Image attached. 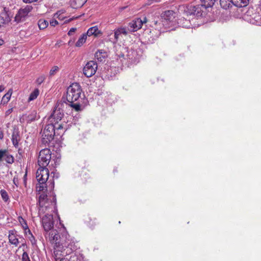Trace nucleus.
Listing matches in <instances>:
<instances>
[{
	"label": "nucleus",
	"mask_w": 261,
	"mask_h": 261,
	"mask_svg": "<svg viewBox=\"0 0 261 261\" xmlns=\"http://www.w3.org/2000/svg\"><path fill=\"white\" fill-rule=\"evenodd\" d=\"M51 159V151L48 148L42 149L39 154L38 163L40 168L36 172V178L39 187H37L39 192L46 190L47 180L49 177V170L46 167L49 164Z\"/></svg>",
	"instance_id": "obj_1"
},
{
	"label": "nucleus",
	"mask_w": 261,
	"mask_h": 261,
	"mask_svg": "<svg viewBox=\"0 0 261 261\" xmlns=\"http://www.w3.org/2000/svg\"><path fill=\"white\" fill-rule=\"evenodd\" d=\"M82 92L81 86L79 83H74L67 89L65 100L67 105L72 108L75 111H81V104L79 102Z\"/></svg>",
	"instance_id": "obj_2"
},
{
	"label": "nucleus",
	"mask_w": 261,
	"mask_h": 261,
	"mask_svg": "<svg viewBox=\"0 0 261 261\" xmlns=\"http://www.w3.org/2000/svg\"><path fill=\"white\" fill-rule=\"evenodd\" d=\"M67 103L65 97H63L61 100L58 101L56 105L53 113L48 118L49 122H59L64 116V109L67 108Z\"/></svg>",
	"instance_id": "obj_3"
},
{
	"label": "nucleus",
	"mask_w": 261,
	"mask_h": 261,
	"mask_svg": "<svg viewBox=\"0 0 261 261\" xmlns=\"http://www.w3.org/2000/svg\"><path fill=\"white\" fill-rule=\"evenodd\" d=\"M55 134V125L54 123L49 122L42 132V143L46 144L50 143L54 139Z\"/></svg>",
	"instance_id": "obj_4"
},
{
	"label": "nucleus",
	"mask_w": 261,
	"mask_h": 261,
	"mask_svg": "<svg viewBox=\"0 0 261 261\" xmlns=\"http://www.w3.org/2000/svg\"><path fill=\"white\" fill-rule=\"evenodd\" d=\"M97 69V63L94 61H90L84 66L83 73L86 77H90L95 74Z\"/></svg>",
	"instance_id": "obj_5"
},
{
	"label": "nucleus",
	"mask_w": 261,
	"mask_h": 261,
	"mask_svg": "<svg viewBox=\"0 0 261 261\" xmlns=\"http://www.w3.org/2000/svg\"><path fill=\"white\" fill-rule=\"evenodd\" d=\"M33 7L30 5H27L24 8L20 9L15 17V20L17 22L25 20L29 13L32 11Z\"/></svg>",
	"instance_id": "obj_6"
},
{
	"label": "nucleus",
	"mask_w": 261,
	"mask_h": 261,
	"mask_svg": "<svg viewBox=\"0 0 261 261\" xmlns=\"http://www.w3.org/2000/svg\"><path fill=\"white\" fill-rule=\"evenodd\" d=\"M42 224L45 231H49L53 229L54 221L53 215L46 214L42 218Z\"/></svg>",
	"instance_id": "obj_7"
},
{
	"label": "nucleus",
	"mask_w": 261,
	"mask_h": 261,
	"mask_svg": "<svg viewBox=\"0 0 261 261\" xmlns=\"http://www.w3.org/2000/svg\"><path fill=\"white\" fill-rule=\"evenodd\" d=\"M45 237L52 243H59L58 241L60 235L56 229H52L49 231H46Z\"/></svg>",
	"instance_id": "obj_8"
},
{
	"label": "nucleus",
	"mask_w": 261,
	"mask_h": 261,
	"mask_svg": "<svg viewBox=\"0 0 261 261\" xmlns=\"http://www.w3.org/2000/svg\"><path fill=\"white\" fill-rule=\"evenodd\" d=\"M142 28V21L140 18H135L128 23V30L131 32H134Z\"/></svg>",
	"instance_id": "obj_9"
},
{
	"label": "nucleus",
	"mask_w": 261,
	"mask_h": 261,
	"mask_svg": "<svg viewBox=\"0 0 261 261\" xmlns=\"http://www.w3.org/2000/svg\"><path fill=\"white\" fill-rule=\"evenodd\" d=\"M38 203L41 207L40 211L44 212V208H47L48 207V205H46V204L48 203L47 195L44 193H41L38 198Z\"/></svg>",
	"instance_id": "obj_10"
},
{
	"label": "nucleus",
	"mask_w": 261,
	"mask_h": 261,
	"mask_svg": "<svg viewBox=\"0 0 261 261\" xmlns=\"http://www.w3.org/2000/svg\"><path fill=\"white\" fill-rule=\"evenodd\" d=\"M108 57L107 53L103 49L98 50L95 54V58L99 62H102Z\"/></svg>",
	"instance_id": "obj_11"
},
{
	"label": "nucleus",
	"mask_w": 261,
	"mask_h": 261,
	"mask_svg": "<svg viewBox=\"0 0 261 261\" xmlns=\"http://www.w3.org/2000/svg\"><path fill=\"white\" fill-rule=\"evenodd\" d=\"M204 7L201 4H198L193 7V11L194 15L197 17L201 16L204 12Z\"/></svg>",
	"instance_id": "obj_12"
},
{
	"label": "nucleus",
	"mask_w": 261,
	"mask_h": 261,
	"mask_svg": "<svg viewBox=\"0 0 261 261\" xmlns=\"http://www.w3.org/2000/svg\"><path fill=\"white\" fill-rule=\"evenodd\" d=\"M87 0H70V4L73 9L81 8L87 2Z\"/></svg>",
	"instance_id": "obj_13"
},
{
	"label": "nucleus",
	"mask_w": 261,
	"mask_h": 261,
	"mask_svg": "<svg viewBox=\"0 0 261 261\" xmlns=\"http://www.w3.org/2000/svg\"><path fill=\"white\" fill-rule=\"evenodd\" d=\"M20 139L19 133L18 129H14L12 135V141L13 144L16 147L18 145V141Z\"/></svg>",
	"instance_id": "obj_14"
},
{
	"label": "nucleus",
	"mask_w": 261,
	"mask_h": 261,
	"mask_svg": "<svg viewBox=\"0 0 261 261\" xmlns=\"http://www.w3.org/2000/svg\"><path fill=\"white\" fill-rule=\"evenodd\" d=\"M99 34H101V33L98 30L97 27L95 26L89 28L86 34L87 36H91L92 35L97 36Z\"/></svg>",
	"instance_id": "obj_15"
},
{
	"label": "nucleus",
	"mask_w": 261,
	"mask_h": 261,
	"mask_svg": "<svg viewBox=\"0 0 261 261\" xmlns=\"http://www.w3.org/2000/svg\"><path fill=\"white\" fill-rule=\"evenodd\" d=\"M232 5L237 7H244L246 6L249 2V0H232Z\"/></svg>",
	"instance_id": "obj_16"
},
{
	"label": "nucleus",
	"mask_w": 261,
	"mask_h": 261,
	"mask_svg": "<svg viewBox=\"0 0 261 261\" xmlns=\"http://www.w3.org/2000/svg\"><path fill=\"white\" fill-rule=\"evenodd\" d=\"M9 241L11 244L16 246L19 244L18 239L14 236L13 230L9 231Z\"/></svg>",
	"instance_id": "obj_17"
},
{
	"label": "nucleus",
	"mask_w": 261,
	"mask_h": 261,
	"mask_svg": "<svg viewBox=\"0 0 261 261\" xmlns=\"http://www.w3.org/2000/svg\"><path fill=\"white\" fill-rule=\"evenodd\" d=\"M13 90L12 89L9 90L6 94H5L2 98L1 103L4 105L6 104L10 100L12 94Z\"/></svg>",
	"instance_id": "obj_18"
},
{
	"label": "nucleus",
	"mask_w": 261,
	"mask_h": 261,
	"mask_svg": "<svg viewBox=\"0 0 261 261\" xmlns=\"http://www.w3.org/2000/svg\"><path fill=\"white\" fill-rule=\"evenodd\" d=\"M214 3L215 0H202L200 4L203 5L204 10H206L208 8L213 7Z\"/></svg>",
	"instance_id": "obj_19"
},
{
	"label": "nucleus",
	"mask_w": 261,
	"mask_h": 261,
	"mask_svg": "<svg viewBox=\"0 0 261 261\" xmlns=\"http://www.w3.org/2000/svg\"><path fill=\"white\" fill-rule=\"evenodd\" d=\"M232 2V0H220V4L223 8L227 9L231 7Z\"/></svg>",
	"instance_id": "obj_20"
},
{
	"label": "nucleus",
	"mask_w": 261,
	"mask_h": 261,
	"mask_svg": "<svg viewBox=\"0 0 261 261\" xmlns=\"http://www.w3.org/2000/svg\"><path fill=\"white\" fill-rule=\"evenodd\" d=\"M86 39L87 35L86 34H83L76 42L75 46L81 47L86 42Z\"/></svg>",
	"instance_id": "obj_21"
},
{
	"label": "nucleus",
	"mask_w": 261,
	"mask_h": 261,
	"mask_svg": "<svg viewBox=\"0 0 261 261\" xmlns=\"http://www.w3.org/2000/svg\"><path fill=\"white\" fill-rule=\"evenodd\" d=\"M178 23L182 25L184 28H188L191 26V23L190 20L185 19V18H181L178 20Z\"/></svg>",
	"instance_id": "obj_22"
},
{
	"label": "nucleus",
	"mask_w": 261,
	"mask_h": 261,
	"mask_svg": "<svg viewBox=\"0 0 261 261\" xmlns=\"http://www.w3.org/2000/svg\"><path fill=\"white\" fill-rule=\"evenodd\" d=\"M4 15V16H0V28L10 21V18L7 14L5 13Z\"/></svg>",
	"instance_id": "obj_23"
},
{
	"label": "nucleus",
	"mask_w": 261,
	"mask_h": 261,
	"mask_svg": "<svg viewBox=\"0 0 261 261\" xmlns=\"http://www.w3.org/2000/svg\"><path fill=\"white\" fill-rule=\"evenodd\" d=\"M18 221L19 223L21 224L22 228L24 229V230H28V231L29 233H31V231L29 229L28 224L24 219H23L22 217L19 216L18 217Z\"/></svg>",
	"instance_id": "obj_24"
},
{
	"label": "nucleus",
	"mask_w": 261,
	"mask_h": 261,
	"mask_svg": "<svg viewBox=\"0 0 261 261\" xmlns=\"http://www.w3.org/2000/svg\"><path fill=\"white\" fill-rule=\"evenodd\" d=\"M39 90L38 89H35L30 95V96L28 99L29 101H32L35 99L37 96L39 95Z\"/></svg>",
	"instance_id": "obj_25"
},
{
	"label": "nucleus",
	"mask_w": 261,
	"mask_h": 261,
	"mask_svg": "<svg viewBox=\"0 0 261 261\" xmlns=\"http://www.w3.org/2000/svg\"><path fill=\"white\" fill-rule=\"evenodd\" d=\"M38 25L40 30H43L48 26V22L44 19H40L38 22Z\"/></svg>",
	"instance_id": "obj_26"
},
{
	"label": "nucleus",
	"mask_w": 261,
	"mask_h": 261,
	"mask_svg": "<svg viewBox=\"0 0 261 261\" xmlns=\"http://www.w3.org/2000/svg\"><path fill=\"white\" fill-rule=\"evenodd\" d=\"M37 116V112L36 111H33L30 114L28 115V120L30 121H34L36 119Z\"/></svg>",
	"instance_id": "obj_27"
},
{
	"label": "nucleus",
	"mask_w": 261,
	"mask_h": 261,
	"mask_svg": "<svg viewBox=\"0 0 261 261\" xmlns=\"http://www.w3.org/2000/svg\"><path fill=\"white\" fill-rule=\"evenodd\" d=\"M4 159L5 161L9 164H12L14 162V158L12 155L9 154L8 151L6 153V155H5Z\"/></svg>",
	"instance_id": "obj_28"
},
{
	"label": "nucleus",
	"mask_w": 261,
	"mask_h": 261,
	"mask_svg": "<svg viewBox=\"0 0 261 261\" xmlns=\"http://www.w3.org/2000/svg\"><path fill=\"white\" fill-rule=\"evenodd\" d=\"M54 124L55 125V129H57V135H59L60 133L59 132L60 130L63 129L64 127V124L61 123V124H58V122H54Z\"/></svg>",
	"instance_id": "obj_29"
},
{
	"label": "nucleus",
	"mask_w": 261,
	"mask_h": 261,
	"mask_svg": "<svg viewBox=\"0 0 261 261\" xmlns=\"http://www.w3.org/2000/svg\"><path fill=\"white\" fill-rule=\"evenodd\" d=\"M0 193L3 199L6 202L9 199V196L7 192L5 190H1Z\"/></svg>",
	"instance_id": "obj_30"
},
{
	"label": "nucleus",
	"mask_w": 261,
	"mask_h": 261,
	"mask_svg": "<svg viewBox=\"0 0 261 261\" xmlns=\"http://www.w3.org/2000/svg\"><path fill=\"white\" fill-rule=\"evenodd\" d=\"M61 255V252L59 250H55L54 251L53 256L54 257L56 261L59 260L60 258V255Z\"/></svg>",
	"instance_id": "obj_31"
},
{
	"label": "nucleus",
	"mask_w": 261,
	"mask_h": 261,
	"mask_svg": "<svg viewBox=\"0 0 261 261\" xmlns=\"http://www.w3.org/2000/svg\"><path fill=\"white\" fill-rule=\"evenodd\" d=\"M80 176L82 177V179H83L84 182H86L87 181V178L89 177V175L87 174L85 170H83L81 171Z\"/></svg>",
	"instance_id": "obj_32"
},
{
	"label": "nucleus",
	"mask_w": 261,
	"mask_h": 261,
	"mask_svg": "<svg viewBox=\"0 0 261 261\" xmlns=\"http://www.w3.org/2000/svg\"><path fill=\"white\" fill-rule=\"evenodd\" d=\"M59 68L57 66H54L49 71V75L51 76L54 75L59 70Z\"/></svg>",
	"instance_id": "obj_33"
},
{
	"label": "nucleus",
	"mask_w": 261,
	"mask_h": 261,
	"mask_svg": "<svg viewBox=\"0 0 261 261\" xmlns=\"http://www.w3.org/2000/svg\"><path fill=\"white\" fill-rule=\"evenodd\" d=\"M53 199V201H51V200L49 201L48 200V203L46 204V205H48V207L47 208H44V209H45V211L49 209L50 206H55L56 205V202H55L56 198H55V197H54Z\"/></svg>",
	"instance_id": "obj_34"
},
{
	"label": "nucleus",
	"mask_w": 261,
	"mask_h": 261,
	"mask_svg": "<svg viewBox=\"0 0 261 261\" xmlns=\"http://www.w3.org/2000/svg\"><path fill=\"white\" fill-rule=\"evenodd\" d=\"M7 152V149H0V163L3 161V160L5 158V155H6Z\"/></svg>",
	"instance_id": "obj_35"
},
{
	"label": "nucleus",
	"mask_w": 261,
	"mask_h": 261,
	"mask_svg": "<svg viewBox=\"0 0 261 261\" xmlns=\"http://www.w3.org/2000/svg\"><path fill=\"white\" fill-rule=\"evenodd\" d=\"M22 261H31L28 253L24 251L22 255Z\"/></svg>",
	"instance_id": "obj_36"
},
{
	"label": "nucleus",
	"mask_w": 261,
	"mask_h": 261,
	"mask_svg": "<svg viewBox=\"0 0 261 261\" xmlns=\"http://www.w3.org/2000/svg\"><path fill=\"white\" fill-rule=\"evenodd\" d=\"M44 80L45 76L41 75L36 80V82L38 84L40 85L44 82Z\"/></svg>",
	"instance_id": "obj_37"
},
{
	"label": "nucleus",
	"mask_w": 261,
	"mask_h": 261,
	"mask_svg": "<svg viewBox=\"0 0 261 261\" xmlns=\"http://www.w3.org/2000/svg\"><path fill=\"white\" fill-rule=\"evenodd\" d=\"M121 34L120 33V30L118 29L116 30L115 32H114V37H115V39L117 40L118 38H119V36H120V35H121Z\"/></svg>",
	"instance_id": "obj_38"
},
{
	"label": "nucleus",
	"mask_w": 261,
	"mask_h": 261,
	"mask_svg": "<svg viewBox=\"0 0 261 261\" xmlns=\"http://www.w3.org/2000/svg\"><path fill=\"white\" fill-rule=\"evenodd\" d=\"M173 11H166L165 12V17L166 16V17H165V18L166 19H168L169 20L170 19V18H167L168 16H169L170 15H173Z\"/></svg>",
	"instance_id": "obj_39"
},
{
	"label": "nucleus",
	"mask_w": 261,
	"mask_h": 261,
	"mask_svg": "<svg viewBox=\"0 0 261 261\" xmlns=\"http://www.w3.org/2000/svg\"><path fill=\"white\" fill-rule=\"evenodd\" d=\"M58 24V22L57 20H55V19H53V20H51L50 21V24L51 26L52 27H55L56 25H57Z\"/></svg>",
	"instance_id": "obj_40"
},
{
	"label": "nucleus",
	"mask_w": 261,
	"mask_h": 261,
	"mask_svg": "<svg viewBox=\"0 0 261 261\" xmlns=\"http://www.w3.org/2000/svg\"><path fill=\"white\" fill-rule=\"evenodd\" d=\"M76 30V28H72L70 29V30L69 31V32L68 33V35H72L73 33L75 32Z\"/></svg>",
	"instance_id": "obj_41"
},
{
	"label": "nucleus",
	"mask_w": 261,
	"mask_h": 261,
	"mask_svg": "<svg viewBox=\"0 0 261 261\" xmlns=\"http://www.w3.org/2000/svg\"><path fill=\"white\" fill-rule=\"evenodd\" d=\"M30 234L31 235V237L30 239V240L31 242H32V244H34L36 243L35 239L34 237L32 235L31 232Z\"/></svg>",
	"instance_id": "obj_42"
},
{
	"label": "nucleus",
	"mask_w": 261,
	"mask_h": 261,
	"mask_svg": "<svg viewBox=\"0 0 261 261\" xmlns=\"http://www.w3.org/2000/svg\"><path fill=\"white\" fill-rule=\"evenodd\" d=\"M119 30H120L121 34L124 35H126L127 34V32L126 31L124 28H119Z\"/></svg>",
	"instance_id": "obj_43"
},
{
	"label": "nucleus",
	"mask_w": 261,
	"mask_h": 261,
	"mask_svg": "<svg viewBox=\"0 0 261 261\" xmlns=\"http://www.w3.org/2000/svg\"><path fill=\"white\" fill-rule=\"evenodd\" d=\"M38 0H23V2L25 3H31L34 2H36Z\"/></svg>",
	"instance_id": "obj_44"
},
{
	"label": "nucleus",
	"mask_w": 261,
	"mask_h": 261,
	"mask_svg": "<svg viewBox=\"0 0 261 261\" xmlns=\"http://www.w3.org/2000/svg\"><path fill=\"white\" fill-rule=\"evenodd\" d=\"M4 138V133L1 128H0V139L2 140Z\"/></svg>",
	"instance_id": "obj_45"
},
{
	"label": "nucleus",
	"mask_w": 261,
	"mask_h": 261,
	"mask_svg": "<svg viewBox=\"0 0 261 261\" xmlns=\"http://www.w3.org/2000/svg\"><path fill=\"white\" fill-rule=\"evenodd\" d=\"M141 21H142V25L143 23H145L147 22V19L146 17H144L142 19H141Z\"/></svg>",
	"instance_id": "obj_46"
},
{
	"label": "nucleus",
	"mask_w": 261,
	"mask_h": 261,
	"mask_svg": "<svg viewBox=\"0 0 261 261\" xmlns=\"http://www.w3.org/2000/svg\"><path fill=\"white\" fill-rule=\"evenodd\" d=\"M5 89V87L3 85H1L0 86V92H2L3 91H4Z\"/></svg>",
	"instance_id": "obj_47"
},
{
	"label": "nucleus",
	"mask_w": 261,
	"mask_h": 261,
	"mask_svg": "<svg viewBox=\"0 0 261 261\" xmlns=\"http://www.w3.org/2000/svg\"><path fill=\"white\" fill-rule=\"evenodd\" d=\"M58 261H69L68 260H67L66 258H61V259H60Z\"/></svg>",
	"instance_id": "obj_48"
},
{
	"label": "nucleus",
	"mask_w": 261,
	"mask_h": 261,
	"mask_svg": "<svg viewBox=\"0 0 261 261\" xmlns=\"http://www.w3.org/2000/svg\"><path fill=\"white\" fill-rule=\"evenodd\" d=\"M12 111V109H10L9 110H8L7 112H6V113H7V115H8L9 114H10V113H11V112Z\"/></svg>",
	"instance_id": "obj_49"
},
{
	"label": "nucleus",
	"mask_w": 261,
	"mask_h": 261,
	"mask_svg": "<svg viewBox=\"0 0 261 261\" xmlns=\"http://www.w3.org/2000/svg\"><path fill=\"white\" fill-rule=\"evenodd\" d=\"M49 182H50V185H51V188H54V182H53V181L50 182V181L48 182V183H49Z\"/></svg>",
	"instance_id": "obj_50"
},
{
	"label": "nucleus",
	"mask_w": 261,
	"mask_h": 261,
	"mask_svg": "<svg viewBox=\"0 0 261 261\" xmlns=\"http://www.w3.org/2000/svg\"><path fill=\"white\" fill-rule=\"evenodd\" d=\"M4 41L3 39H0V45H2L3 44Z\"/></svg>",
	"instance_id": "obj_51"
},
{
	"label": "nucleus",
	"mask_w": 261,
	"mask_h": 261,
	"mask_svg": "<svg viewBox=\"0 0 261 261\" xmlns=\"http://www.w3.org/2000/svg\"><path fill=\"white\" fill-rule=\"evenodd\" d=\"M24 245H25V244H22L21 246H24Z\"/></svg>",
	"instance_id": "obj_52"
},
{
	"label": "nucleus",
	"mask_w": 261,
	"mask_h": 261,
	"mask_svg": "<svg viewBox=\"0 0 261 261\" xmlns=\"http://www.w3.org/2000/svg\"><path fill=\"white\" fill-rule=\"evenodd\" d=\"M70 43H71V42L70 41H69V44H70Z\"/></svg>",
	"instance_id": "obj_53"
}]
</instances>
